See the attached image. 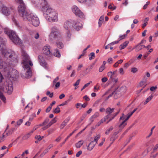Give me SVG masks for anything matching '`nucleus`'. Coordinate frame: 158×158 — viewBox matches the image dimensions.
Segmentation results:
<instances>
[{
    "label": "nucleus",
    "mask_w": 158,
    "mask_h": 158,
    "mask_svg": "<svg viewBox=\"0 0 158 158\" xmlns=\"http://www.w3.org/2000/svg\"><path fill=\"white\" fill-rule=\"evenodd\" d=\"M81 81L80 79H78L75 82V83L73 85V86H77L79 84L80 82Z\"/></svg>",
    "instance_id": "nucleus-50"
},
{
    "label": "nucleus",
    "mask_w": 158,
    "mask_h": 158,
    "mask_svg": "<svg viewBox=\"0 0 158 158\" xmlns=\"http://www.w3.org/2000/svg\"><path fill=\"white\" fill-rule=\"evenodd\" d=\"M112 60V58L111 57L109 58L107 60V62L111 64Z\"/></svg>",
    "instance_id": "nucleus-64"
},
{
    "label": "nucleus",
    "mask_w": 158,
    "mask_h": 158,
    "mask_svg": "<svg viewBox=\"0 0 158 158\" xmlns=\"http://www.w3.org/2000/svg\"><path fill=\"white\" fill-rule=\"evenodd\" d=\"M99 115V114L98 112H96L92 116L95 118Z\"/></svg>",
    "instance_id": "nucleus-49"
},
{
    "label": "nucleus",
    "mask_w": 158,
    "mask_h": 158,
    "mask_svg": "<svg viewBox=\"0 0 158 158\" xmlns=\"http://www.w3.org/2000/svg\"><path fill=\"white\" fill-rule=\"evenodd\" d=\"M146 82L145 81H141L139 83V87H142L143 85H144L143 87V88H144L147 85V84H145Z\"/></svg>",
    "instance_id": "nucleus-32"
},
{
    "label": "nucleus",
    "mask_w": 158,
    "mask_h": 158,
    "mask_svg": "<svg viewBox=\"0 0 158 158\" xmlns=\"http://www.w3.org/2000/svg\"><path fill=\"white\" fill-rule=\"evenodd\" d=\"M7 93L9 94H11L13 91V86L12 82L8 84L6 86Z\"/></svg>",
    "instance_id": "nucleus-18"
},
{
    "label": "nucleus",
    "mask_w": 158,
    "mask_h": 158,
    "mask_svg": "<svg viewBox=\"0 0 158 158\" xmlns=\"http://www.w3.org/2000/svg\"><path fill=\"white\" fill-rule=\"evenodd\" d=\"M155 126H154L151 129V132L150 133V134H149V135L148 136V137H149L150 136H151L152 134V132H153V130H154V129L155 128Z\"/></svg>",
    "instance_id": "nucleus-51"
},
{
    "label": "nucleus",
    "mask_w": 158,
    "mask_h": 158,
    "mask_svg": "<svg viewBox=\"0 0 158 158\" xmlns=\"http://www.w3.org/2000/svg\"><path fill=\"white\" fill-rule=\"evenodd\" d=\"M113 129V128L112 127H110V128L107 130L106 132H105V134L106 135H107L109 134L110 131H112Z\"/></svg>",
    "instance_id": "nucleus-41"
},
{
    "label": "nucleus",
    "mask_w": 158,
    "mask_h": 158,
    "mask_svg": "<svg viewBox=\"0 0 158 158\" xmlns=\"http://www.w3.org/2000/svg\"><path fill=\"white\" fill-rule=\"evenodd\" d=\"M133 113H134L132 111L131 113L128 114H127V117L125 119L123 116H122L120 117V120L123 119V121L121 123L119 126V127H120V130L121 129L122 130L127 125V123H126V122L129 119V118L133 114Z\"/></svg>",
    "instance_id": "nucleus-14"
},
{
    "label": "nucleus",
    "mask_w": 158,
    "mask_h": 158,
    "mask_svg": "<svg viewBox=\"0 0 158 158\" xmlns=\"http://www.w3.org/2000/svg\"><path fill=\"white\" fill-rule=\"evenodd\" d=\"M4 30L5 33L8 36L10 39L13 43L16 44H19L21 43V40L16 35L15 31L7 28H4Z\"/></svg>",
    "instance_id": "nucleus-7"
},
{
    "label": "nucleus",
    "mask_w": 158,
    "mask_h": 158,
    "mask_svg": "<svg viewBox=\"0 0 158 158\" xmlns=\"http://www.w3.org/2000/svg\"><path fill=\"white\" fill-rule=\"evenodd\" d=\"M23 119H20L17 122V123L18 125H20L23 122Z\"/></svg>",
    "instance_id": "nucleus-52"
},
{
    "label": "nucleus",
    "mask_w": 158,
    "mask_h": 158,
    "mask_svg": "<svg viewBox=\"0 0 158 158\" xmlns=\"http://www.w3.org/2000/svg\"><path fill=\"white\" fill-rule=\"evenodd\" d=\"M104 118L103 119H102L100 121H99V122H98L97 123V124L96 125L97 126H99L102 123H103L104 122H105V121H104Z\"/></svg>",
    "instance_id": "nucleus-44"
},
{
    "label": "nucleus",
    "mask_w": 158,
    "mask_h": 158,
    "mask_svg": "<svg viewBox=\"0 0 158 158\" xmlns=\"http://www.w3.org/2000/svg\"><path fill=\"white\" fill-rule=\"evenodd\" d=\"M145 47H146V46H145L144 45H141L139 44L137 45L136 46V49L138 51L141 50L143 48Z\"/></svg>",
    "instance_id": "nucleus-30"
},
{
    "label": "nucleus",
    "mask_w": 158,
    "mask_h": 158,
    "mask_svg": "<svg viewBox=\"0 0 158 158\" xmlns=\"http://www.w3.org/2000/svg\"><path fill=\"white\" fill-rule=\"evenodd\" d=\"M114 109L115 108H111L110 107H108L106 109V113L107 114L104 117V121H106V120L113 116V114H112V113L114 112Z\"/></svg>",
    "instance_id": "nucleus-15"
},
{
    "label": "nucleus",
    "mask_w": 158,
    "mask_h": 158,
    "mask_svg": "<svg viewBox=\"0 0 158 158\" xmlns=\"http://www.w3.org/2000/svg\"><path fill=\"white\" fill-rule=\"evenodd\" d=\"M90 56H89V59L90 60H91L92 59H94L95 57V54L94 52H92L90 53Z\"/></svg>",
    "instance_id": "nucleus-34"
},
{
    "label": "nucleus",
    "mask_w": 158,
    "mask_h": 158,
    "mask_svg": "<svg viewBox=\"0 0 158 158\" xmlns=\"http://www.w3.org/2000/svg\"><path fill=\"white\" fill-rule=\"evenodd\" d=\"M91 83H92V81H89V82L87 83L86 84H85V85H84V86H83V89H85L86 87H88L89 85V84Z\"/></svg>",
    "instance_id": "nucleus-58"
},
{
    "label": "nucleus",
    "mask_w": 158,
    "mask_h": 158,
    "mask_svg": "<svg viewBox=\"0 0 158 158\" xmlns=\"http://www.w3.org/2000/svg\"><path fill=\"white\" fill-rule=\"evenodd\" d=\"M117 72V70L114 71L113 72L110 71L107 73V76L108 77H110L111 80L113 79V77L114 75L116 74Z\"/></svg>",
    "instance_id": "nucleus-21"
},
{
    "label": "nucleus",
    "mask_w": 158,
    "mask_h": 158,
    "mask_svg": "<svg viewBox=\"0 0 158 158\" xmlns=\"http://www.w3.org/2000/svg\"><path fill=\"white\" fill-rule=\"evenodd\" d=\"M96 144L95 143H94V141H92L89 143L88 146L87 147V150L89 151H91L94 148Z\"/></svg>",
    "instance_id": "nucleus-20"
},
{
    "label": "nucleus",
    "mask_w": 158,
    "mask_h": 158,
    "mask_svg": "<svg viewBox=\"0 0 158 158\" xmlns=\"http://www.w3.org/2000/svg\"><path fill=\"white\" fill-rule=\"evenodd\" d=\"M23 20H28L31 24L35 27L38 26L40 24V21L38 17L31 12Z\"/></svg>",
    "instance_id": "nucleus-9"
},
{
    "label": "nucleus",
    "mask_w": 158,
    "mask_h": 158,
    "mask_svg": "<svg viewBox=\"0 0 158 158\" xmlns=\"http://www.w3.org/2000/svg\"><path fill=\"white\" fill-rule=\"evenodd\" d=\"M43 138V137H41L40 135H36L35 137V139H37L39 141H41Z\"/></svg>",
    "instance_id": "nucleus-35"
},
{
    "label": "nucleus",
    "mask_w": 158,
    "mask_h": 158,
    "mask_svg": "<svg viewBox=\"0 0 158 158\" xmlns=\"http://www.w3.org/2000/svg\"><path fill=\"white\" fill-rule=\"evenodd\" d=\"M79 2L81 3H86L89 6L94 4L96 3L95 0H77Z\"/></svg>",
    "instance_id": "nucleus-16"
},
{
    "label": "nucleus",
    "mask_w": 158,
    "mask_h": 158,
    "mask_svg": "<svg viewBox=\"0 0 158 158\" xmlns=\"http://www.w3.org/2000/svg\"><path fill=\"white\" fill-rule=\"evenodd\" d=\"M51 32L49 36L50 40H60L62 39V36L58 29L56 26H53L51 28Z\"/></svg>",
    "instance_id": "nucleus-8"
},
{
    "label": "nucleus",
    "mask_w": 158,
    "mask_h": 158,
    "mask_svg": "<svg viewBox=\"0 0 158 158\" xmlns=\"http://www.w3.org/2000/svg\"><path fill=\"white\" fill-rule=\"evenodd\" d=\"M71 10L73 13L76 16L81 19L84 18L85 15L84 14L77 6H73L71 8Z\"/></svg>",
    "instance_id": "nucleus-11"
},
{
    "label": "nucleus",
    "mask_w": 158,
    "mask_h": 158,
    "mask_svg": "<svg viewBox=\"0 0 158 158\" xmlns=\"http://www.w3.org/2000/svg\"><path fill=\"white\" fill-rule=\"evenodd\" d=\"M6 39L0 37V50H1L2 55L5 59H6L7 61L10 62L9 60L11 59L12 63H17L18 61L17 55L13 51L11 50H7L6 49Z\"/></svg>",
    "instance_id": "nucleus-3"
},
{
    "label": "nucleus",
    "mask_w": 158,
    "mask_h": 158,
    "mask_svg": "<svg viewBox=\"0 0 158 158\" xmlns=\"http://www.w3.org/2000/svg\"><path fill=\"white\" fill-rule=\"evenodd\" d=\"M52 107L51 106H49L46 109V113L49 112L51 110Z\"/></svg>",
    "instance_id": "nucleus-59"
},
{
    "label": "nucleus",
    "mask_w": 158,
    "mask_h": 158,
    "mask_svg": "<svg viewBox=\"0 0 158 158\" xmlns=\"http://www.w3.org/2000/svg\"><path fill=\"white\" fill-rule=\"evenodd\" d=\"M119 111H118L117 112L114 113L113 114V116H112L111 117H110V118H109V120L107 122V123H108L109 122L112 121L113 119L117 115V114L119 113Z\"/></svg>",
    "instance_id": "nucleus-23"
},
{
    "label": "nucleus",
    "mask_w": 158,
    "mask_h": 158,
    "mask_svg": "<svg viewBox=\"0 0 158 158\" xmlns=\"http://www.w3.org/2000/svg\"><path fill=\"white\" fill-rule=\"evenodd\" d=\"M60 82H58L57 83H56L55 85V87L56 89H57L58 88H59L60 86Z\"/></svg>",
    "instance_id": "nucleus-57"
},
{
    "label": "nucleus",
    "mask_w": 158,
    "mask_h": 158,
    "mask_svg": "<svg viewBox=\"0 0 158 158\" xmlns=\"http://www.w3.org/2000/svg\"><path fill=\"white\" fill-rule=\"evenodd\" d=\"M127 35L124 34L123 35H120L119 36V39H118L119 41L122 39H123Z\"/></svg>",
    "instance_id": "nucleus-43"
},
{
    "label": "nucleus",
    "mask_w": 158,
    "mask_h": 158,
    "mask_svg": "<svg viewBox=\"0 0 158 158\" xmlns=\"http://www.w3.org/2000/svg\"><path fill=\"white\" fill-rule=\"evenodd\" d=\"M48 152L46 149L43 152L41 153L40 155V156L41 157H43L45 154H46Z\"/></svg>",
    "instance_id": "nucleus-46"
},
{
    "label": "nucleus",
    "mask_w": 158,
    "mask_h": 158,
    "mask_svg": "<svg viewBox=\"0 0 158 158\" xmlns=\"http://www.w3.org/2000/svg\"><path fill=\"white\" fill-rule=\"evenodd\" d=\"M108 80L107 78L106 77H104L102 78V82L105 83Z\"/></svg>",
    "instance_id": "nucleus-61"
},
{
    "label": "nucleus",
    "mask_w": 158,
    "mask_h": 158,
    "mask_svg": "<svg viewBox=\"0 0 158 158\" xmlns=\"http://www.w3.org/2000/svg\"><path fill=\"white\" fill-rule=\"evenodd\" d=\"M119 73L121 75H123L124 73L123 69V68H120L119 69Z\"/></svg>",
    "instance_id": "nucleus-54"
},
{
    "label": "nucleus",
    "mask_w": 158,
    "mask_h": 158,
    "mask_svg": "<svg viewBox=\"0 0 158 158\" xmlns=\"http://www.w3.org/2000/svg\"><path fill=\"white\" fill-rule=\"evenodd\" d=\"M100 134H98L94 137V140L93 141H94V142H95V144H96L97 143L98 140L100 138Z\"/></svg>",
    "instance_id": "nucleus-31"
},
{
    "label": "nucleus",
    "mask_w": 158,
    "mask_h": 158,
    "mask_svg": "<svg viewBox=\"0 0 158 158\" xmlns=\"http://www.w3.org/2000/svg\"><path fill=\"white\" fill-rule=\"evenodd\" d=\"M50 127V126L49 125V124L48 123V124H47L46 126H44L42 128L43 130H45L49 128V127Z\"/></svg>",
    "instance_id": "nucleus-56"
},
{
    "label": "nucleus",
    "mask_w": 158,
    "mask_h": 158,
    "mask_svg": "<svg viewBox=\"0 0 158 158\" xmlns=\"http://www.w3.org/2000/svg\"><path fill=\"white\" fill-rule=\"evenodd\" d=\"M153 96L152 94H151L149 97H148L146 100L144 102V104L145 105L147 104L148 102H149L153 98Z\"/></svg>",
    "instance_id": "nucleus-29"
},
{
    "label": "nucleus",
    "mask_w": 158,
    "mask_h": 158,
    "mask_svg": "<svg viewBox=\"0 0 158 158\" xmlns=\"http://www.w3.org/2000/svg\"><path fill=\"white\" fill-rule=\"evenodd\" d=\"M133 113H134L132 111L131 113L128 114H127V117L125 119L123 116H122L120 117V120L123 119V121L121 123L119 126V127H120V130L121 129L122 130L127 125V123H126V122L129 119V118L133 114Z\"/></svg>",
    "instance_id": "nucleus-13"
},
{
    "label": "nucleus",
    "mask_w": 158,
    "mask_h": 158,
    "mask_svg": "<svg viewBox=\"0 0 158 158\" xmlns=\"http://www.w3.org/2000/svg\"><path fill=\"white\" fill-rule=\"evenodd\" d=\"M150 4V2H149V1L147 2H146V4L145 5H144V6H143V9L145 10L147 8L148 6V5H149Z\"/></svg>",
    "instance_id": "nucleus-39"
},
{
    "label": "nucleus",
    "mask_w": 158,
    "mask_h": 158,
    "mask_svg": "<svg viewBox=\"0 0 158 158\" xmlns=\"http://www.w3.org/2000/svg\"><path fill=\"white\" fill-rule=\"evenodd\" d=\"M95 118L92 116L89 119V122H90L87 125V126H89L91 123L94 121Z\"/></svg>",
    "instance_id": "nucleus-33"
},
{
    "label": "nucleus",
    "mask_w": 158,
    "mask_h": 158,
    "mask_svg": "<svg viewBox=\"0 0 158 158\" xmlns=\"http://www.w3.org/2000/svg\"><path fill=\"white\" fill-rule=\"evenodd\" d=\"M105 66H101L100 67L99 69V71L100 72H101L105 69Z\"/></svg>",
    "instance_id": "nucleus-47"
},
{
    "label": "nucleus",
    "mask_w": 158,
    "mask_h": 158,
    "mask_svg": "<svg viewBox=\"0 0 158 158\" xmlns=\"http://www.w3.org/2000/svg\"><path fill=\"white\" fill-rule=\"evenodd\" d=\"M16 130V129L15 127L12 128L10 129L6 133L7 136H8L11 135L12 133Z\"/></svg>",
    "instance_id": "nucleus-25"
},
{
    "label": "nucleus",
    "mask_w": 158,
    "mask_h": 158,
    "mask_svg": "<svg viewBox=\"0 0 158 158\" xmlns=\"http://www.w3.org/2000/svg\"><path fill=\"white\" fill-rule=\"evenodd\" d=\"M39 62L41 65L45 68H47V64L45 60L44 59L43 57L41 55H39L38 56Z\"/></svg>",
    "instance_id": "nucleus-17"
},
{
    "label": "nucleus",
    "mask_w": 158,
    "mask_h": 158,
    "mask_svg": "<svg viewBox=\"0 0 158 158\" xmlns=\"http://www.w3.org/2000/svg\"><path fill=\"white\" fill-rule=\"evenodd\" d=\"M138 71L137 69L135 67L132 68L131 69V71L133 73H135Z\"/></svg>",
    "instance_id": "nucleus-40"
},
{
    "label": "nucleus",
    "mask_w": 158,
    "mask_h": 158,
    "mask_svg": "<svg viewBox=\"0 0 158 158\" xmlns=\"http://www.w3.org/2000/svg\"><path fill=\"white\" fill-rule=\"evenodd\" d=\"M33 132L34 131H31L29 133L26 134L23 137L24 139H27L30 137V136L31 135Z\"/></svg>",
    "instance_id": "nucleus-28"
},
{
    "label": "nucleus",
    "mask_w": 158,
    "mask_h": 158,
    "mask_svg": "<svg viewBox=\"0 0 158 158\" xmlns=\"http://www.w3.org/2000/svg\"><path fill=\"white\" fill-rule=\"evenodd\" d=\"M57 47L58 48H62L64 46L63 44L62 43L59 42L58 43H56Z\"/></svg>",
    "instance_id": "nucleus-38"
},
{
    "label": "nucleus",
    "mask_w": 158,
    "mask_h": 158,
    "mask_svg": "<svg viewBox=\"0 0 158 158\" xmlns=\"http://www.w3.org/2000/svg\"><path fill=\"white\" fill-rule=\"evenodd\" d=\"M82 27V24L80 23L78 20H70L66 21L64 24V27L65 29L66 33V37L70 39L71 34V31L73 28L76 31H78Z\"/></svg>",
    "instance_id": "nucleus-5"
},
{
    "label": "nucleus",
    "mask_w": 158,
    "mask_h": 158,
    "mask_svg": "<svg viewBox=\"0 0 158 158\" xmlns=\"http://www.w3.org/2000/svg\"><path fill=\"white\" fill-rule=\"evenodd\" d=\"M82 152L81 151H80L78 152L76 154V156L77 157H78L82 154Z\"/></svg>",
    "instance_id": "nucleus-60"
},
{
    "label": "nucleus",
    "mask_w": 158,
    "mask_h": 158,
    "mask_svg": "<svg viewBox=\"0 0 158 158\" xmlns=\"http://www.w3.org/2000/svg\"><path fill=\"white\" fill-rule=\"evenodd\" d=\"M56 118H53L51 122H50L48 124H49V125L50 126L54 123H56Z\"/></svg>",
    "instance_id": "nucleus-36"
},
{
    "label": "nucleus",
    "mask_w": 158,
    "mask_h": 158,
    "mask_svg": "<svg viewBox=\"0 0 158 158\" xmlns=\"http://www.w3.org/2000/svg\"><path fill=\"white\" fill-rule=\"evenodd\" d=\"M19 4L18 7V11L19 15L22 17L23 20L31 12L27 10V6L23 0H15Z\"/></svg>",
    "instance_id": "nucleus-6"
},
{
    "label": "nucleus",
    "mask_w": 158,
    "mask_h": 158,
    "mask_svg": "<svg viewBox=\"0 0 158 158\" xmlns=\"http://www.w3.org/2000/svg\"><path fill=\"white\" fill-rule=\"evenodd\" d=\"M4 59L6 61L1 62L0 59V79L2 80L3 79L2 75L1 73H2L4 74H6V75L8 78H16L18 76V72L15 70H13L11 74V72L9 71L10 69V66L11 65L13 66L15 65L16 63H12L11 59H10L9 61H7L6 59H5L4 56Z\"/></svg>",
    "instance_id": "nucleus-2"
},
{
    "label": "nucleus",
    "mask_w": 158,
    "mask_h": 158,
    "mask_svg": "<svg viewBox=\"0 0 158 158\" xmlns=\"http://www.w3.org/2000/svg\"><path fill=\"white\" fill-rule=\"evenodd\" d=\"M157 88V87L156 86H152L150 87V90L152 91H153L155 90Z\"/></svg>",
    "instance_id": "nucleus-55"
},
{
    "label": "nucleus",
    "mask_w": 158,
    "mask_h": 158,
    "mask_svg": "<svg viewBox=\"0 0 158 158\" xmlns=\"http://www.w3.org/2000/svg\"><path fill=\"white\" fill-rule=\"evenodd\" d=\"M53 54L55 56L57 57H60V53L57 49L55 50V52L53 53Z\"/></svg>",
    "instance_id": "nucleus-26"
},
{
    "label": "nucleus",
    "mask_w": 158,
    "mask_h": 158,
    "mask_svg": "<svg viewBox=\"0 0 158 158\" xmlns=\"http://www.w3.org/2000/svg\"><path fill=\"white\" fill-rule=\"evenodd\" d=\"M65 122H62L60 126V128L61 129H63L64 127L66 125V124L64 123Z\"/></svg>",
    "instance_id": "nucleus-48"
},
{
    "label": "nucleus",
    "mask_w": 158,
    "mask_h": 158,
    "mask_svg": "<svg viewBox=\"0 0 158 158\" xmlns=\"http://www.w3.org/2000/svg\"><path fill=\"white\" fill-rule=\"evenodd\" d=\"M53 146V145L52 144H50L47 148L46 149V150H47L48 152L49 151L50 149Z\"/></svg>",
    "instance_id": "nucleus-53"
},
{
    "label": "nucleus",
    "mask_w": 158,
    "mask_h": 158,
    "mask_svg": "<svg viewBox=\"0 0 158 158\" xmlns=\"http://www.w3.org/2000/svg\"><path fill=\"white\" fill-rule=\"evenodd\" d=\"M60 112V108L59 107H57L54 110L53 112L54 113H58Z\"/></svg>",
    "instance_id": "nucleus-37"
},
{
    "label": "nucleus",
    "mask_w": 158,
    "mask_h": 158,
    "mask_svg": "<svg viewBox=\"0 0 158 158\" xmlns=\"http://www.w3.org/2000/svg\"><path fill=\"white\" fill-rule=\"evenodd\" d=\"M33 5L36 7L42 6L41 10L45 19L51 23L58 21V13L50 7L46 0H31Z\"/></svg>",
    "instance_id": "nucleus-1"
},
{
    "label": "nucleus",
    "mask_w": 158,
    "mask_h": 158,
    "mask_svg": "<svg viewBox=\"0 0 158 158\" xmlns=\"http://www.w3.org/2000/svg\"><path fill=\"white\" fill-rule=\"evenodd\" d=\"M49 119L48 118H46L45 120L43 122V123H44L45 124V125L46 124L48 123V122H49Z\"/></svg>",
    "instance_id": "nucleus-62"
},
{
    "label": "nucleus",
    "mask_w": 158,
    "mask_h": 158,
    "mask_svg": "<svg viewBox=\"0 0 158 158\" xmlns=\"http://www.w3.org/2000/svg\"><path fill=\"white\" fill-rule=\"evenodd\" d=\"M76 131V130H74L72 133H70L67 137L65 139L64 141V142H63V143H61L60 144V147H62V145H64L65 142L66 141V140L68 139L70 136H71L75 132V131Z\"/></svg>",
    "instance_id": "nucleus-24"
},
{
    "label": "nucleus",
    "mask_w": 158,
    "mask_h": 158,
    "mask_svg": "<svg viewBox=\"0 0 158 158\" xmlns=\"http://www.w3.org/2000/svg\"><path fill=\"white\" fill-rule=\"evenodd\" d=\"M126 87L123 86L120 88H117L113 92H114V98L117 99L120 97L126 91Z\"/></svg>",
    "instance_id": "nucleus-10"
},
{
    "label": "nucleus",
    "mask_w": 158,
    "mask_h": 158,
    "mask_svg": "<svg viewBox=\"0 0 158 158\" xmlns=\"http://www.w3.org/2000/svg\"><path fill=\"white\" fill-rule=\"evenodd\" d=\"M34 35H35L34 36V37L36 39H38L39 37V35L38 33V32H35L34 33Z\"/></svg>",
    "instance_id": "nucleus-45"
},
{
    "label": "nucleus",
    "mask_w": 158,
    "mask_h": 158,
    "mask_svg": "<svg viewBox=\"0 0 158 158\" xmlns=\"http://www.w3.org/2000/svg\"><path fill=\"white\" fill-rule=\"evenodd\" d=\"M119 42V40H118L117 41H115L109 44L108 45H113L114 44H118Z\"/></svg>",
    "instance_id": "nucleus-42"
},
{
    "label": "nucleus",
    "mask_w": 158,
    "mask_h": 158,
    "mask_svg": "<svg viewBox=\"0 0 158 158\" xmlns=\"http://www.w3.org/2000/svg\"><path fill=\"white\" fill-rule=\"evenodd\" d=\"M84 141L83 140L79 141L76 144V147L77 148H79L83 145Z\"/></svg>",
    "instance_id": "nucleus-27"
},
{
    "label": "nucleus",
    "mask_w": 158,
    "mask_h": 158,
    "mask_svg": "<svg viewBox=\"0 0 158 158\" xmlns=\"http://www.w3.org/2000/svg\"><path fill=\"white\" fill-rule=\"evenodd\" d=\"M129 43V42L126 41L124 42L123 44H121L119 46V49L121 50L125 48L128 45Z\"/></svg>",
    "instance_id": "nucleus-22"
},
{
    "label": "nucleus",
    "mask_w": 158,
    "mask_h": 158,
    "mask_svg": "<svg viewBox=\"0 0 158 158\" xmlns=\"http://www.w3.org/2000/svg\"><path fill=\"white\" fill-rule=\"evenodd\" d=\"M22 55L23 57V67L24 69L22 71V77L23 78H28L32 75V71L29 65H33L32 62L27 53L24 51H22Z\"/></svg>",
    "instance_id": "nucleus-4"
},
{
    "label": "nucleus",
    "mask_w": 158,
    "mask_h": 158,
    "mask_svg": "<svg viewBox=\"0 0 158 158\" xmlns=\"http://www.w3.org/2000/svg\"><path fill=\"white\" fill-rule=\"evenodd\" d=\"M43 52L46 55H48L50 54L51 52L50 50V46H45L43 47Z\"/></svg>",
    "instance_id": "nucleus-19"
},
{
    "label": "nucleus",
    "mask_w": 158,
    "mask_h": 158,
    "mask_svg": "<svg viewBox=\"0 0 158 158\" xmlns=\"http://www.w3.org/2000/svg\"><path fill=\"white\" fill-rule=\"evenodd\" d=\"M83 98L87 101H89L90 100L89 98L87 95L83 97Z\"/></svg>",
    "instance_id": "nucleus-63"
},
{
    "label": "nucleus",
    "mask_w": 158,
    "mask_h": 158,
    "mask_svg": "<svg viewBox=\"0 0 158 158\" xmlns=\"http://www.w3.org/2000/svg\"><path fill=\"white\" fill-rule=\"evenodd\" d=\"M0 11L4 15L7 16L10 14V9L0 2Z\"/></svg>",
    "instance_id": "nucleus-12"
}]
</instances>
